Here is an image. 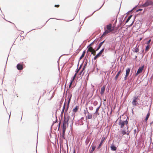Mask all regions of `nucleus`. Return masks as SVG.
Returning <instances> with one entry per match:
<instances>
[{
	"mask_svg": "<svg viewBox=\"0 0 153 153\" xmlns=\"http://www.w3.org/2000/svg\"><path fill=\"white\" fill-rule=\"evenodd\" d=\"M85 51H83L82 55L80 57L79 59H81L84 57V56H85Z\"/></svg>",
	"mask_w": 153,
	"mask_h": 153,
	"instance_id": "4be33fe9",
	"label": "nucleus"
},
{
	"mask_svg": "<svg viewBox=\"0 0 153 153\" xmlns=\"http://www.w3.org/2000/svg\"><path fill=\"white\" fill-rule=\"evenodd\" d=\"M141 39H141H141H140V40H141Z\"/></svg>",
	"mask_w": 153,
	"mask_h": 153,
	"instance_id": "09e8293b",
	"label": "nucleus"
},
{
	"mask_svg": "<svg viewBox=\"0 0 153 153\" xmlns=\"http://www.w3.org/2000/svg\"><path fill=\"white\" fill-rule=\"evenodd\" d=\"M78 71H79V70H76V74H77L78 73Z\"/></svg>",
	"mask_w": 153,
	"mask_h": 153,
	"instance_id": "4c0bfd02",
	"label": "nucleus"
},
{
	"mask_svg": "<svg viewBox=\"0 0 153 153\" xmlns=\"http://www.w3.org/2000/svg\"><path fill=\"white\" fill-rule=\"evenodd\" d=\"M128 126L127 127V130L128 129ZM121 134H122L123 136L125 135L126 134H127V135H128L129 133V132L128 131V130L126 131V130L124 129L121 131Z\"/></svg>",
	"mask_w": 153,
	"mask_h": 153,
	"instance_id": "0eeeda50",
	"label": "nucleus"
},
{
	"mask_svg": "<svg viewBox=\"0 0 153 153\" xmlns=\"http://www.w3.org/2000/svg\"><path fill=\"white\" fill-rule=\"evenodd\" d=\"M66 130H63V137H64V136L65 135V131Z\"/></svg>",
	"mask_w": 153,
	"mask_h": 153,
	"instance_id": "7c9ffc66",
	"label": "nucleus"
},
{
	"mask_svg": "<svg viewBox=\"0 0 153 153\" xmlns=\"http://www.w3.org/2000/svg\"><path fill=\"white\" fill-rule=\"evenodd\" d=\"M104 48H103L102 49V50L100 51L99 52L101 54L104 51Z\"/></svg>",
	"mask_w": 153,
	"mask_h": 153,
	"instance_id": "c756f323",
	"label": "nucleus"
},
{
	"mask_svg": "<svg viewBox=\"0 0 153 153\" xmlns=\"http://www.w3.org/2000/svg\"><path fill=\"white\" fill-rule=\"evenodd\" d=\"M78 106H76L75 108L73 109V112H75V113L78 110Z\"/></svg>",
	"mask_w": 153,
	"mask_h": 153,
	"instance_id": "412c9836",
	"label": "nucleus"
},
{
	"mask_svg": "<svg viewBox=\"0 0 153 153\" xmlns=\"http://www.w3.org/2000/svg\"><path fill=\"white\" fill-rule=\"evenodd\" d=\"M123 70L124 67L122 66H121L120 67V70L118 71L115 77V80H117L118 79L119 75L121 73L123 72Z\"/></svg>",
	"mask_w": 153,
	"mask_h": 153,
	"instance_id": "20e7f679",
	"label": "nucleus"
},
{
	"mask_svg": "<svg viewBox=\"0 0 153 153\" xmlns=\"http://www.w3.org/2000/svg\"><path fill=\"white\" fill-rule=\"evenodd\" d=\"M56 29H55V30L56 31Z\"/></svg>",
	"mask_w": 153,
	"mask_h": 153,
	"instance_id": "de8ad7c7",
	"label": "nucleus"
},
{
	"mask_svg": "<svg viewBox=\"0 0 153 153\" xmlns=\"http://www.w3.org/2000/svg\"><path fill=\"white\" fill-rule=\"evenodd\" d=\"M91 153H92L91 152Z\"/></svg>",
	"mask_w": 153,
	"mask_h": 153,
	"instance_id": "8fccbe9b",
	"label": "nucleus"
},
{
	"mask_svg": "<svg viewBox=\"0 0 153 153\" xmlns=\"http://www.w3.org/2000/svg\"><path fill=\"white\" fill-rule=\"evenodd\" d=\"M116 22H117V20H116V21H115L114 24H113V26L112 27V29H113V31H114V28H115V24H116Z\"/></svg>",
	"mask_w": 153,
	"mask_h": 153,
	"instance_id": "c85d7f7f",
	"label": "nucleus"
},
{
	"mask_svg": "<svg viewBox=\"0 0 153 153\" xmlns=\"http://www.w3.org/2000/svg\"><path fill=\"white\" fill-rule=\"evenodd\" d=\"M76 75H77V74H76V73H75V74L74 75V77H76Z\"/></svg>",
	"mask_w": 153,
	"mask_h": 153,
	"instance_id": "58836bf2",
	"label": "nucleus"
},
{
	"mask_svg": "<svg viewBox=\"0 0 153 153\" xmlns=\"http://www.w3.org/2000/svg\"><path fill=\"white\" fill-rule=\"evenodd\" d=\"M121 25V24H120V25H119V26H118V27L117 28V29Z\"/></svg>",
	"mask_w": 153,
	"mask_h": 153,
	"instance_id": "79ce46f5",
	"label": "nucleus"
},
{
	"mask_svg": "<svg viewBox=\"0 0 153 153\" xmlns=\"http://www.w3.org/2000/svg\"><path fill=\"white\" fill-rule=\"evenodd\" d=\"M54 6L55 7H59V5H55Z\"/></svg>",
	"mask_w": 153,
	"mask_h": 153,
	"instance_id": "473e14b6",
	"label": "nucleus"
},
{
	"mask_svg": "<svg viewBox=\"0 0 153 153\" xmlns=\"http://www.w3.org/2000/svg\"><path fill=\"white\" fill-rule=\"evenodd\" d=\"M101 54L99 52L94 57V60H96L97 58H98L101 55Z\"/></svg>",
	"mask_w": 153,
	"mask_h": 153,
	"instance_id": "2eb2a0df",
	"label": "nucleus"
},
{
	"mask_svg": "<svg viewBox=\"0 0 153 153\" xmlns=\"http://www.w3.org/2000/svg\"><path fill=\"white\" fill-rule=\"evenodd\" d=\"M76 153L75 150H74V152L73 153Z\"/></svg>",
	"mask_w": 153,
	"mask_h": 153,
	"instance_id": "c03bdc74",
	"label": "nucleus"
},
{
	"mask_svg": "<svg viewBox=\"0 0 153 153\" xmlns=\"http://www.w3.org/2000/svg\"><path fill=\"white\" fill-rule=\"evenodd\" d=\"M105 86H103L101 88V91L100 92V93L101 95H102L104 94L105 91Z\"/></svg>",
	"mask_w": 153,
	"mask_h": 153,
	"instance_id": "9d476101",
	"label": "nucleus"
},
{
	"mask_svg": "<svg viewBox=\"0 0 153 153\" xmlns=\"http://www.w3.org/2000/svg\"><path fill=\"white\" fill-rule=\"evenodd\" d=\"M128 124V121L126 120L125 121H123L120 120L119 123V125L120 126L121 128H123L125 125L127 126Z\"/></svg>",
	"mask_w": 153,
	"mask_h": 153,
	"instance_id": "7ed1b4c3",
	"label": "nucleus"
},
{
	"mask_svg": "<svg viewBox=\"0 0 153 153\" xmlns=\"http://www.w3.org/2000/svg\"><path fill=\"white\" fill-rule=\"evenodd\" d=\"M139 51V49H138V48H136L134 49V52H138Z\"/></svg>",
	"mask_w": 153,
	"mask_h": 153,
	"instance_id": "cd10ccee",
	"label": "nucleus"
},
{
	"mask_svg": "<svg viewBox=\"0 0 153 153\" xmlns=\"http://www.w3.org/2000/svg\"><path fill=\"white\" fill-rule=\"evenodd\" d=\"M144 67V65H143V66H142L141 67H140L138 68V69L137 71V72L136 74V76H137L139 74L141 73L142 72V71L143 70Z\"/></svg>",
	"mask_w": 153,
	"mask_h": 153,
	"instance_id": "423d86ee",
	"label": "nucleus"
},
{
	"mask_svg": "<svg viewBox=\"0 0 153 153\" xmlns=\"http://www.w3.org/2000/svg\"><path fill=\"white\" fill-rule=\"evenodd\" d=\"M96 50H94L92 51L91 52V53L94 56L96 54Z\"/></svg>",
	"mask_w": 153,
	"mask_h": 153,
	"instance_id": "bb28decb",
	"label": "nucleus"
},
{
	"mask_svg": "<svg viewBox=\"0 0 153 153\" xmlns=\"http://www.w3.org/2000/svg\"><path fill=\"white\" fill-rule=\"evenodd\" d=\"M106 29L101 36V37H103L104 36H106L107 34L109 33H110L113 31V29L112 28V25L111 24L107 25L106 26Z\"/></svg>",
	"mask_w": 153,
	"mask_h": 153,
	"instance_id": "f257e3e1",
	"label": "nucleus"
},
{
	"mask_svg": "<svg viewBox=\"0 0 153 153\" xmlns=\"http://www.w3.org/2000/svg\"><path fill=\"white\" fill-rule=\"evenodd\" d=\"M131 17H132V16H131H131H129L128 17V18L129 19H131Z\"/></svg>",
	"mask_w": 153,
	"mask_h": 153,
	"instance_id": "c9c22d12",
	"label": "nucleus"
},
{
	"mask_svg": "<svg viewBox=\"0 0 153 153\" xmlns=\"http://www.w3.org/2000/svg\"><path fill=\"white\" fill-rule=\"evenodd\" d=\"M122 137H120V138L119 139H120V140L122 139Z\"/></svg>",
	"mask_w": 153,
	"mask_h": 153,
	"instance_id": "a19ab883",
	"label": "nucleus"
},
{
	"mask_svg": "<svg viewBox=\"0 0 153 153\" xmlns=\"http://www.w3.org/2000/svg\"><path fill=\"white\" fill-rule=\"evenodd\" d=\"M71 97H72V95H71L70 96V98H69V100H68V104H67V109L68 108V107H69V103H70V100H71Z\"/></svg>",
	"mask_w": 153,
	"mask_h": 153,
	"instance_id": "b1692460",
	"label": "nucleus"
},
{
	"mask_svg": "<svg viewBox=\"0 0 153 153\" xmlns=\"http://www.w3.org/2000/svg\"><path fill=\"white\" fill-rule=\"evenodd\" d=\"M92 44H93V43H91V44L90 45H89V46H90L91 45H92Z\"/></svg>",
	"mask_w": 153,
	"mask_h": 153,
	"instance_id": "37998d69",
	"label": "nucleus"
},
{
	"mask_svg": "<svg viewBox=\"0 0 153 153\" xmlns=\"http://www.w3.org/2000/svg\"><path fill=\"white\" fill-rule=\"evenodd\" d=\"M88 51H90V52H91V51H92L94 50V49H93L92 48V47H91V46H88Z\"/></svg>",
	"mask_w": 153,
	"mask_h": 153,
	"instance_id": "6ab92c4d",
	"label": "nucleus"
},
{
	"mask_svg": "<svg viewBox=\"0 0 153 153\" xmlns=\"http://www.w3.org/2000/svg\"><path fill=\"white\" fill-rule=\"evenodd\" d=\"M100 106L99 107L97 108V109L96 110V111L95 113H94L95 114H97L98 115H99L100 113L98 112V111H99V110L100 109Z\"/></svg>",
	"mask_w": 153,
	"mask_h": 153,
	"instance_id": "a211bd4d",
	"label": "nucleus"
},
{
	"mask_svg": "<svg viewBox=\"0 0 153 153\" xmlns=\"http://www.w3.org/2000/svg\"><path fill=\"white\" fill-rule=\"evenodd\" d=\"M105 137H104L103 136L102 137L100 143L98 147L97 148L98 149H99L101 147V146L102 145V143H103L104 141L105 140Z\"/></svg>",
	"mask_w": 153,
	"mask_h": 153,
	"instance_id": "6e6552de",
	"label": "nucleus"
},
{
	"mask_svg": "<svg viewBox=\"0 0 153 153\" xmlns=\"http://www.w3.org/2000/svg\"><path fill=\"white\" fill-rule=\"evenodd\" d=\"M69 117H65V120L64 121V123H66L67 124H68V121L69 120Z\"/></svg>",
	"mask_w": 153,
	"mask_h": 153,
	"instance_id": "9b49d317",
	"label": "nucleus"
},
{
	"mask_svg": "<svg viewBox=\"0 0 153 153\" xmlns=\"http://www.w3.org/2000/svg\"><path fill=\"white\" fill-rule=\"evenodd\" d=\"M151 41V39H150L147 42L146 44L148 45H149V44L150 42Z\"/></svg>",
	"mask_w": 153,
	"mask_h": 153,
	"instance_id": "2f4dec72",
	"label": "nucleus"
},
{
	"mask_svg": "<svg viewBox=\"0 0 153 153\" xmlns=\"http://www.w3.org/2000/svg\"><path fill=\"white\" fill-rule=\"evenodd\" d=\"M152 0H146V2L142 5V7H146L150 5H153Z\"/></svg>",
	"mask_w": 153,
	"mask_h": 153,
	"instance_id": "f03ea898",
	"label": "nucleus"
},
{
	"mask_svg": "<svg viewBox=\"0 0 153 153\" xmlns=\"http://www.w3.org/2000/svg\"><path fill=\"white\" fill-rule=\"evenodd\" d=\"M66 128V123H63V126H62V129L65 130Z\"/></svg>",
	"mask_w": 153,
	"mask_h": 153,
	"instance_id": "5701e85b",
	"label": "nucleus"
},
{
	"mask_svg": "<svg viewBox=\"0 0 153 153\" xmlns=\"http://www.w3.org/2000/svg\"><path fill=\"white\" fill-rule=\"evenodd\" d=\"M105 40L103 41V42H100L98 46V48L96 49V51H97L100 48L101 46H102L103 44L104 43Z\"/></svg>",
	"mask_w": 153,
	"mask_h": 153,
	"instance_id": "4468645a",
	"label": "nucleus"
},
{
	"mask_svg": "<svg viewBox=\"0 0 153 153\" xmlns=\"http://www.w3.org/2000/svg\"><path fill=\"white\" fill-rule=\"evenodd\" d=\"M75 77L73 76L72 79L71 80V82L70 83V85H69V88H70L72 84L73 83V82L74 80V79H75Z\"/></svg>",
	"mask_w": 153,
	"mask_h": 153,
	"instance_id": "aec40b11",
	"label": "nucleus"
},
{
	"mask_svg": "<svg viewBox=\"0 0 153 153\" xmlns=\"http://www.w3.org/2000/svg\"><path fill=\"white\" fill-rule=\"evenodd\" d=\"M82 71H83V70H82V71L81 72H80V74H81L82 72Z\"/></svg>",
	"mask_w": 153,
	"mask_h": 153,
	"instance_id": "a18cd8bd",
	"label": "nucleus"
},
{
	"mask_svg": "<svg viewBox=\"0 0 153 153\" xmlns=\"http://www.w3.org/2000/svg\"><path fill=\"white\" fill-rule=\"evenodd\" d=\"M150 48V46L149 45H148L146 48L145 51H148L149 50Z\"/></svg>",
	"mask_w": 153,
	"mask_h": 153,
	"instance_id": "393cba45",
	"label": "nucleus"
},
{
	"mask_svg": "<svg viewBox=\"0 0 153 153\" xmlns=\"http://www.w3.org/2000/svg\"><path fill=\"white\" fill-rule=\"evenodd\" d=\"M127 76H126V75L125 76V78H124V79H125V80H126L127 79Z\"/></svg>",
	"mask_w": 153,
	"mask_h": 153,
	"instance_id": "ea45409f",
	"label": "nucleus"
},
{
	"mask_svg": "<svg viewBox=\"0 0 153 153\" xmlns=\"http://www.w3.org/2000/svg\"><path fill=\"white\" fill-rule=\"evenodd\" d=\"M150 113H148V114H147V115H146V118L144 120V121L145 122H146L149 117V116H150Z\"/></svg>",
	"mask_w": 153,
	"mask_h": 153,
	"instance_id": "dca6fc26",
	"label": "nucleus"
},
{
	"mask_svg": "<svg viewBox=\"0 0 153 153\" xmlns=\"http://www.w3.org/2000/svg\"><path fill=\"white\" fill-rule=\"evenodd\" d=\"M87 115L86 116V118L88 119H91L92 118V115L90 114L88 112V111Z\"/></svg>",
	"mask_w": 153,
	"mask_h": 153,
	"instance_id": "f8f14e48",
	"label": "nucleus"
},
{
	"mask_svg": "<svg viewBox=\"0 0 153 153\" xmlns=\"http://www.w3.org/2000/svg\"><path fill=\"white\" fill-rule=\"evenodd\" d=\"M17 68L18 70H21L23 69V66L22 65L18 64L17 65Z\"/></svg>",
	"mask_w": 153,
	"mask_h": 153,
	"instance_id": "1a4fd4ad",
	"label": "nucleus"
},
{
	"mask_svg": "<svg viewBox=\"0 0 153 153\" xmlns=\"http://www.w3.org/2000/svg\"><path fill=\"white\" fill-rule=\"evenodd\" d=\"M96 147L95 146H92V149L91 151V152H92V153L93 152L94 150Z\"/></svg>",
	"mask_w": 153,
	"mask_h": 153,
	"instance_id": "a878e982",
	"label": "nucleus"
},
{
	"mask_svg": "<svg viewBox=\"0 0 153 153\" xmlns=\"http://www.w3.org/2000/svg\"><path fill=\"white\" fill-rule=\"evenodd\" d=\"M142 10V9H140L139 10Z\"/></svg>",
	"mask_w": 153,
	"mask_h": 153,
	"instance_id": "49530a36",
	"label": "nucleus"
},
{
	"mask_svg": "<svg viewBox=\"0 0 153 153\" xmlns=\"http://www.w3.org/2000/svg\"><path fill=\"white\" fill-rule=\"evenodd\" d=\"M130 20V19H129L128 18V19H127V20H126V23H127Z\"/></svg>",
	"mask_w": 153,
	"mask_h": 153,
	"instance_id": "72a5a7b5",
	"label": "nucleus"
},
{
	"mask_svg": "<svg viewBox=\"0 0 153 153\" xmlns=\"http://www.w3.org/2000/svg\"><path fill=\"white\" fill-rule=\"evenodd\" d=\"M138 97H134V99L132 102V104L133 106H136L137 105Z\"/></svg>",
	"mask_w": 153,
	"mask_h": 153,
	"instance_id": "39448f33",
	"label": "nucleus"
},
{
	"mask_svg": "<svg viewBox=\"0 0 153 153\" xmlns=\"http://www.w3.org/2000/svg\"><path fill=\"white\" fill-rule=\"evenodd\" d=\"M111 150L114 151H116V147L114 146V145H112L111 146Z\"/></svg>",
	"mask_w": 153,
	"mask_h": 153,
	"instance_id": "f3484780",
	"label": "nucleus"
},
{
	"mask_svg": "<svg viewBox=\"0 0 153 153\" xmlns=\"http://www.w3.org/2000/svg\"><path fill=\"white\" fill-rule=\"evenodd\" d=\"M89 109L90 110H92L93 109V107H90L89 108Z\"/></svg>",
	"mask_w": 153,
	"mask_h": 153,
	"instance_id": "f704fd0d",
	"label": "nucleus"
},
{
	"mask_svg": "<svg viewBox=\"0 0 153 153\" xmlns=\"http://www.w3.org/2000/svg\"><path fill=\"white\" fill-rule=\"evenodd\" d=\"M130 71V68H127L126 70V76H128Z\"/></svg>",
	"mask_w": 153,
	"mask_h": 153,
	"instance_id": "ddd939ff",
	"label": "nucleus"
},
{
	"mask_svg": "<svg viewBox=\"0 0 153 153\" xmlns=\"http://www.w3.org/2000/svg\"><path fill=\"white\" fill-rule=\"evenodd\" d=\"M65 103L64 104V106H63V110H64V108H65Z\"/></svg>",
	"mask_w": 153,
	"mask_h": 153,
	"instance_id": "e433bc0d",
	"label": "nucleus"
}]
</instances>
